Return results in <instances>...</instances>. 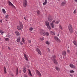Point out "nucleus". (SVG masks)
Returning a JSON list of instances; mask_svg holds the SVG:
<instances>
[{
  "instance_id": "nucleus-42",
  "label": "nucleus",
  "mask_w": 77,
  "mask_h": 77,
  "mask_svg": "<svg viewBox=\"0 0 77 77\" xmlns=\"http://www.w3.org/2000/svg\"><path fill=\"white\" fill-rule=\"evenodd\" d=\"M22 42L23 43H24V38H22Z\"/></svg>"
},
{
  "instance_id": "nucleus-13",
  "label": "nucleus",
  "mask_w": 77,
  "mask_h": 77,
  "mask_svg": "<svg viewBox=\"0 0 77 77\" xmlns=\"http://www.w3.org/2000/svg\"><path fill=\"white\" fill-rule=\"evenodd\" d=\"M28 70L29 71V75H30L31 76H32V73L31 72V71L30 70V69H28Z\"/></svg>"
},
{
  "instance_id": "nucleus-48",
  "label": "nucleus",
  "mask_w": 77,
  "mask_h": 77,
  "mask_svg": "<svg viewBox=\"0 0 77 77\" xmlns=\"http://www.w3.org/2000/svg\"><path fill=\"white\" fill-rule=\"evenodd\" d=\"M24 18L25 20H26V17H24Z\"/></svg>"
},
{
  "instance_id": "nucleus-18",
  "label": "nucleus",
  "mask_w": 77,
  "mask_h": 77,
  "mask_svg": "<svg viewBox=\"0 0 77 77\" xmlns=\"http://www.w3.org/2000/svg\"><path fill=\"white\" fill-rule=\"evenodd\" d=\"M69 66L71 68H75V66H74V65L72 64H71L69 65Z\"/></svg>"
},
{
  "instance_id": "nucleus-47",
  "label": "nucleus",
  "mask_w": 77,
  "mask_h": 77,
  "mask_svg": "<svg viewBox=\"0 0 77 77\" xmlns=\"http://www.w3.org/2000/svg\"><path fill=\"white\" fill-rule=\"evenodd\" d=\"M8 48L9 50H11V48H10V47H8Z\"/></svg>"
},
{
  "instance_id": "nucleus-21",
  "label": "nucleus",
  "mask_w": 77,
  "mask_h": 77,
  "mask_svg": "<svg viewBox=\"0 0 77 77\" xmlns=\"http://www.w3.org/2000/svg\"><path fill=\"white\" fill-rule=\"evenodd\" d=\"M47 0H45V2H44L43 3V5L44 6H45V5L47 4Z\"/></svg>"
},
{
  "instance_id": "nucleus-16",
  "label": "nucleus",
  "mask_w": 77,
  "mask_h": 77,
  "mask_svg": "<svg viewBox=\"0 0 77 77\" xmlns=\"http://www.w3.org/2000/svg\"><path fill=\"white\" fill-rule=\"evenodd\" d=\"M53 62H54V63H56V64H58L57 62L56 61V59H54L53 60Z\"/></svg>"
},
{
  "instance_id": "nucleus-52",
  "label": "nucleus",
  "mask_w": 77,
  "mask_h": 77,
  "mask_svg": "<svg viewBox=\"0 0 77 77\" xmlns=\"http://www.w3.org/2000/svg\"><path fill=\"white\" fill-rule=\"evenodd\" d=\"M6 21H8V20H6Z\"/></svg>"
},
{
  "instance_id": "nucleus-27",
  "label": "nucleus",
  "mask_w": 77,
  "mask_h": 77,
  "mask_svg": "<svg viewBox=\"0 0 77 77\" xmlns=\"http://www.w3.org/2000/svg\"><path fill=\"white\" fill-rule=\"evenodd\" d=\"M36 12L38 15H40V11L39 10H37L36 11Z\"/></svg>"
},
{
  "instance_id": "nucleus-29",
  "label": "nucleus",
  "mask_w": 77,
  "mask_h": 77,
  "mask_svg": "<svg viewBox=\"0 0 77 77\" xmlns=\"http://www.w3.org/2000/svg\"><path fill=\"white\" fill-rule=\"evenodd\" d=\"M40 39L41 40H42V41H43V40H44V37H42L40 38Z\"/></svg>"
},
{
  "instance_id": "nucleus-2",
  "label": "nucleus",
  "mask_w": 77,
  "mask_h": 77,
  "mask_svg": "<svg viewBox=\"0 0 77 77\" xmlns=\"http://www.w3.org/2000/svg\"><path fill=\"white\" fill-rule=\"evenodd\" d=\"M20 26H18L17 28L18 30H20L21 29H23V23L21 22H20Z\"/></svg>"
},
{
  "instance_id": "nucleus-25",
  "label": "nucleus",
  "mask_w": 77,
  "mask_h": 77,
  "mask_svg": "<svg viewBox=\"0 0 77 77\" xmlns=\"http://www.w3.org/2000/svg\"><path fill=\"white\" fill-rule=\"evenodd\" d=\"M50 34L54 35H55V33H54V32L52 31H50Z\"/></svg>"
},
{
  "instance_id": "nucleus-35",
  "label": "nucleus",
  "mask_w": 77,
  "mask_h": 77,
  "mask_svg": "<svg viewBox=\"0 0 77 77\" xmlns=\"http://www.w3.org/2000/svg\"><path fill=\"white\" fill-rule=\"evenodd\" d=\"M5 18H7V19H8V18H9V15H8V14L6 15L5 16Z\"/></svg>"
},
{
  "instance_id": "nucleus-6",
  "label": "nucleus",
  "mask_w": 77,
  "mask_h": 77,
  "mask_svg": "<svg viewBox=\"0 0 77 77\" xmlns=\"http://www.w3.org/2000/svg\"><path fill=\"white\" fill-rule=\"evenodd\" d=\"M55 22V20H54L53 22L51 24V27H52V28H54V24H53V23H54Z\"/></svg>"
},
{
  "instance_id": "nucleus-31",
  "label": "nucleus",
  "mask_w": 77,
  "mask_h": 77,
  "mask_svg": "<svg viewBox=\"0 0 77 77\" xmlns=\"http://www.w3.org/2000/svg\"><path fill=\"white\" fill-rule=\"evenodd\" d=\"M59 22H60V21L59 20H57L55 22L56 24H59Z\"/></svg>"
},
{
  "instance_id": "nucleus-46",
  "label": "nucleus",
  "mask_w": 77,
  "mask_h": 77,
  "mask_svg": "<svg viewBox=\"0 0 77 77\" xmlns=\"http://www.w3.org/2000/svg\"><path fill=\"white\" fill-rule=\"evenodd\" d=\"M55 57H56V56L55 55H54L53 57V58H55Z\"/></svg>"
},
{
  "instance_id": "nucleus-40",
  "label": "nucleus",
  "mask_w": 77,
  "mask_h": 77,
  "mask_svg": "<svg viewBox=\"0 0 77 77\" xmlns=\"http://www.w3.org/2000/svg\"><path fill=\"white\" fill-rule=\"evenodd\" d=\"M8 38H12V37H10V35H9V34H8Z\"/></svg>"
},
{
  "instance_id": "nucleus-30",
  "label": "nucleus",
  "mask_w": 77,
  "mask_h": 77,
  "mask_svg": "<svg viewBox=\"0 0 77 77\" xmlns=\"http://www.w3.org/2000/svg\"><path fill=\"white\" fill-rule=\"evenodd\" d=\"M4 70L5 73H6V67H4Z\"/></svg>"
},
{
  "instance_id": "nucleus-34",
  "label": "nucleus",
  "mask_w": 77,
  "mask_h": 77,
  "mask_svg": "<svg viewBox=\"0 0 77 77\" xmlns=\"http://www.w3.org/2000/svg\"><path fill=\"white\" fill-rule=\"evenodd\" d=\"M5 40L6 41H9V38H5Z\"/></svg>"
},
{
  "instance_id": "nucleus-28",
  "label": "nucleus",
  "mask_w": 77,
  "mask_h": 77,
  "mask_svg": "<svg viewBox=\"0 0 77 77\" xmlns=\"http://www.w3.org/2000/svg\"><path fill=\"white\" fill-rule=\"evenodd\" d=\"M18 69L17 68L16 71V75H18Z\"/></svg>"
},
{
  "instance_id": "nucleus-45",
  "label": "nucleus",
  "mask_w": 77,
  "mask_h": 77,
  "mask_svg": "<svg viewBox=\"0 0 77 77\" xmlns=\"http://www.w3.org/2000/svg\"><path fill=\"white\" fill-rule=\"evenodd\" d=\"M20 44H21V45H22L23 44V43H22V42H20Z\"/></svg>"
},
{
  "instance_id": "nucleus-20",
  "label": "nucleus",
  "mask_w": 77,
  "mask_h": 77,
  "mask_svg": "<svg viewBox=\"0 0 77 77\" xmlns=\"http://www.w3.org/2000/svg\"><path fill=\"white\" fill-rule=\"evenodd\" d=\"M48 20L49 21H52V18L51 17H48Z\"/></svg>"
},
{
  "instance_id": "nucleus-26",
  "label": "nucleus",
  "mask_w": 77,
  "mask_h": 77,
  "mask_svg": "<svg viewBox=\"0 0 77 77\" xmlns=\"http://www.w3.org/2000/svg\"><path fill=\"white\" fill-rule=\"evenodd\" d=\"M2 12L3 14H6V11H5V9L3 8L2 9Z\"/></svg>"
},
{
  "instance_id": "nucleus-39",
  "label": "nucleus",
  "mask_w": 77,
  "mask_h": 77,
  "mask_svg": "<svg viewBox=\"0 0 77 77\" xmlns=\"http://www.w3.org/2000/svg\"><path fill=\"white\" fill-rule=\"evenodd\" d=\"M76 13V10L75 9L73 12V14H75Z\"/></svg>"
},
{
  "instance_id": "nucleus-37",
  "label": "nucleus",
  "mask_w": 77,
  "mask_h": 77,
  "mask_svg": "<svg viewBox=\"0 0 77 77\" xmlns=\"http://www.w3.org/2000/svg\"><path fill=\"white\" fill-rule=\"evenodd\" d=\"M24 77H29V76H28V75H27L25 74H24Z\"/></svg>"
},
{
  "instance_id": "nucleus-12",
  "label": "nucleus",
  "mask_w": 77,
  "mask_h": 77,
  "mask_svg": "<svg viewBox=\"0 0 77 77\" xmlns=\"http://www.w3.org/2000/svg\"><path fill=\"white\" fill-rule=\"evenodd\" d=\"M9 5H10V6H13L14 8H15V7L14 6V5H13V4L10 1L8 2Z\"/></svg>"
},
{
  "instance_id": "nucleus-9",
  "label": "nucleus",
  "mask_w": 77,
  "mask_h": 77,
  "mask_svg": "<svg viewBox=\"0 0 77 77\" xmlns=\"http://www.w3.org/2000/svg\"><path fill=\"white\" fill-rule=\"evenodd\" d=\"M36 72L37 74H38L39 77H41V73L39 71H38V70H37Z\"/></svg>"
},
{
  "instance_id": "nucleus-5",
  "label": "nucleus",
  "mask_w": 77,
  "mask_h": 77,
  "mask_svg": "<svg viewBox=\"0 0 77 77\" xmlns=\"http://www.w3.org/2000/svg\"><path fill=\"white\" fill-rule=\"evenodd\" d=\"M40 34H41V35H42L43 36H44L45 35V31L42 29H41V30H40Z\"/></svg>"
},
{
  "instance_id": "nucleus-32",
  "label": "nucleus",
  "mask_w": 77,
  "mask_h": 77,
  "mask_svg": "<svg viewBox=\"0 0 77 77\" xmlns=\"http://www.w3.org/2000/svg\"><path fill=\"white\" fill-rule=\"evenodd\" d=\"M69 72L70 73H74V71L73 70H70Z\"/></svg>"
},
{
  "instance_id": "nucleus-55",
  "label": "nucleus",
  "mask_w": 77,
  "mask_h": 77,
  "mask_svg": "<svg viewBox=\"0 0 77 77\" xmlns=\"http://www.w3.org/2000/svg\"><path fill=\"white\" fill-rule=\"evenodd\" d=\"M48 50H49V48H48Z\"/></svg>"
},
{
  "instance_id": "nucleus-7",
  "label": "nucleus",
  "mask_w": 77,
  "mask_h": 77,
  "mask_svg": "<svg viewBox=\"0 0 77 77\" xmlns=\"http://www.w3.org/2000/svg\"><path fill=\"white\" fill-rule=\"evenodd\" d=\"M36 51L38 52V54H39L40 55H41V51H40V50H39V49L37 48Z\"/></svg>"
},
{
  "instance_id": "nucleus-17",
  "label": "nucleus",
  "mask_w": 77,
  "mask_h": 77,
  "mask_svg": "<svg viewBox=\"0 0 77 77\" xmlns=\"http://www.w3.org/2000/svg\"><path fill=\"white\" fill-rule=\"evenodd\" d=\"M44 36H49V33L47 32H45Z\"/></svg>"
},
{
  "instance_id": "nucleus-50",
  "label": "nucleus",
  "mask_w": 77,
  "mask_h": 77,
  "mask_svg": "<svg viewBox=\"0 0 77 77\" xmlns=\"http://www.w3.org/2000/svg\"><path fill=\"white\" fill-rule=\"evenodd\" d=\"M0 22L1 23H2V20H1L0 21Z\"/></svg>"
},
{
  "instance_id": "nucleus-22",
  "label": "nucleus",
  "mask_w": 77,
  "mask_h": 77,
  "mask_svg": "<svg viewBox=\"0 0 77 77\" xmlns=\"http://www.w3.org/2000/svg\"><path fill=\"white\" fill-rule=\"evenodd\" d=\"M17 42L19 43L20 42V37H18L17 40Z\"/></svg>"
},
{
  "instance_id": "nucleus-54",
  "label": "nucleus",
  "mask_w": 77,
  "mask_h": 77,
  "mask_svg": "<svg viewBox=\"0 0 77 77\" xmlns=\"http://www.w3.org/2000/svg\"><path fill=\"white\" fill-rule=\"evenodd\" d=\"M76 61V62L77 63V61Z\"/></svg>"
},
{
  "instance_id": "nucleus-43",
  "label": "nucleus",
  "mask_w": 77,
  "mask_h": 77,
  "mask_svg": "<svg viewBox=\"0 0 77 77\" xmlns=\"http://www.w3.org/2000/svg\"><path fill=\"white\" fill-rule=\"evenodd\" d=\"M31 42H31V40H28V42L29 43H31Z\"/></svg>"
},
{
  "instance_id": "nucleus-44",
  "label": "nucleus",
  "mask_w": 77,
  "mask_h": 77,
  "mask_svg": "<svg viewBox=\"0 0 77 77\" xmlns=\"http://www.w3.org/2000/svg\"><path fill=\"white\" fill-rule=\"evenodd\" d=\"M70 76H71V77H73V75H72V74H70Z\"/></svg>"
},
{
  "instance_id": "nucleus-19",
  "label": "nucleus",
  "mask_w": 77,
  "mask_h": 77,
  "mask_svg": "<svg viewBox=\"0 0 77 77\" xmlns=\"http://www.w3.org/2000/svg\"><path fill=\"white\" fill-rule=\"evenodd\" d=\"M23 71L24 73H26V67H23Z\"/></svg>"
},
{
  "instance_id": "nucleus-38",
  "label": "nucleus",
  "mask_w": 77,
  "mask_h": 77,
  "mask_svg": "<svg viewBox=\"0 0 77 77\" xmlns=\"http://www.w3.org/2000/svg\"><path fill=\"white\" fill-rule=\"evenodd\" d=\"M29 30H30L31 31H32V30H33V28L31 27L29 29Z\"/></svg>"
},
{
  "instance_id": "nucleus-53",
  "label": "nucleus",
  "mask_w": 77,
  "mask_h": 77,
  "mask_svg": "<svg viewBox=\"0 0 77 77\" xmlns=\"http://www.w3.org/2000/svg\"><path fill=\"white\" fill-rule=\"evenodd\" d=\"M57 0V1H60V0Z\"/></svg>"
},
{
  "instance_id": "nucleus-15",
  "label": "nucleus",
  "mask_w": 77,
  "mask_h": 77,
  "mask_svg": "<svg viewBox=\"0 0 77 77\" xmlns=\"http://www.w3.org/2000/svg\"><path fill=\"white\" fill-rule=\"evenodd\" d=\"M66 5V2H62L61 3V6H65Z\"/></svg>"
},
{
  "instance_id": "nucleus-49",
  "label": "nucleus",
  "mask_w": 77,
  "mask_h": 77,
  "mask_svg": "<svg viewBox=\"0 0 77 77\" xmlns=\"http://www.w3.org/2000/svg\"><path fill=\"white\" fill-rule=\"evenodd\" d=\"M75 2H77V0H75Z\"/></svg>"
},
{
  "instance_id": "nucleus-1",
  "label": "nucleus",
  "mask_w": 77,
  "mask_h": 77,
  "mask_svg": "<svg viewBox=\"0 0 77 77\" xmlns=\"http://www.w3.org/2000/svg\"><path fill=\"white\" fill-rule=\"evenodd\" d=\"M69 30L70 33H72L73 32V28H72V26L71 24H69L68 26Z\"/></svg>"
},
{
  "instance_id": "nucleus-33",
  "label": "nucleus",
  "mask_w": 77,
  "mask_h": 77,
  "mask_svg": "<svg viewBox=\"0 0 77 77\" xmlns=\"http://www.w3.org/2000/svg\"><path fill=\"white\" fill-rule=\"evenodd\" d=\"M45 43L46 44H47L48 45H49L50 44V42H49L48 41L46 42Z\"/></svg>"
},
{
  "instance_id": "nucleus-10",
  "label": "nucleus",
  "mask_w": 77,
  "mask_h": 77,
  "mask_svg": "<svg viewBox=\"0 0 77 77\" xmlns=\"http://www.w3.org/2000/svg\"><path fill=\"white\" fill-rule=\"evenodd\" d=\"M54 39L57 41H60V39H59V38H58V37H57L56 36H54Z\"/></svg>"
},
{
  "instance_id": "nucleus-41",
  "label": "nucleus",
  "mask_w": 77,
  "mask_h": 77,
  "mask_svg": "<svg viewBox=\"0 0 77 77\" xmlns=\"http://www.w3.org/2000/svg\"><path fill=\"white\" fill-rule=\"evenodd\" d=\"M68 53H70V51L68 49L67 50Z\"/></svg>"
},
{
  "instance_id": "nucleus-14",
  "label": "nucleus",
  "mask_w": 77,
  "mask_h": 77,
  "mask_svg": "<svg viewBox=\"0 0 77 77\" xmlns=\"http://www.w3.org/2000/svg\"><path fill=\"white\" fill-rule=\"evenodd\" d=\"M24 57L25 60H26L27 61H28V58L26 56V54H24Z\"/></svg>"
},
{
  "instance_id": "nucleus-3",
  "label": "nucleus",
  "mask_w": 77,
  "mask_h": 77,
  "mask_svg": "<svg viewBox=\"0 0 77 77\" xmlns=\"http://www.w3.org/2000/svg\"><path fill=\"white\" fill-rule=\"evenodd\" d=\"M45 24L46 26H47L48 29H51V27H50V24H49V22H48V21H45Z\"/></svg>"
},
{
  "instance_id": "nucleus-8",
  "label": "nucleus",
  "mask_w": 77,
  "mask_h": 77,
  "mask_svg": "<svg viewBox=\"0 0 77 77\" xmlns=\"http://www.w3.org/2000/svg\"><path fill=\"white\" fill-rule=\"evenodd\" d=\"M15 33L17 36L20 35V32L18 31H15Z\"/></svg>"
},
{
  "instance_id": "nucleus-36",
  "label": "nucleus",
  "mask_w": 77,
  "mask_h": 77,
  "mask_svg": "<svg viewBox=\"0 0 77 77\" xmlns=\"http://www.w3.org/2000/svg\"><path fill=\"white\" fill-rule=\"evenodd\" d=\"M59 27L60 29H61V30H62V26L60 25H59Z\"/></svg>"
},
{
  "instance_id": "nucleus-51",
  "label": "nucleus",
  "mask_w": 77,
  "mask_h": 77,
  "mask_svg": "<svg viewBox=\"0 0 77 77\" xmlns=\"http://www.w3.org/2000/svg\"><path fill=\"white\" fill-rule=\"evenodd\" d=\"M59 36V34H58L57 35V36Z\"/></svg>"
},
{
  "instance_id": "nucleus-4",
  "label": "nucleus",
  "mask_w": 77,
  "mask_h": 77,
  "mask_svg": "<svg viewBox=\"0 0 77 77\" xmlns=\"http://www.w3.org/2000/svg\"><path fill=\"white\" fill-rule=\"evenodd\" d=\"M23 6L24 8H26L27 6V1L26 0H24L23 2Z\"/></svg>"
},
{
  "instance_id": "nucleus-23",
  "label": "nucleus",
  "mask_w": 77,
  "mask_h": 77,
  "mask_svg": "<svg viewBox=\"0 0 77 77\" xmlns=\"http://www.w3.org/2000/svg\"><path fill=\"white\" fill-rule=\"evenodd\" d=\"M55 69L57 71H59L60 70V68H59V67H56Z\"/></svg>"
},
{
  "instance_id": "nucleus-24",
  "label": "nucleus",
  "mask_w": 77,
  "mask_h": 77,
  "mask_svg": "<svg viewBox=\"0 0 77 77\" xmlns=\"http://www.w3.org/2000/svg\"><path fill=\"white\" fill-rule=\"evenodd\" d=\"M0 33H1L2 35H3V33H4V31L3 30H0Z\"/></svg>"
},
{
  "instance_id": "nucleus-11",
  "label": "nucleus",
  "mask_w": 77,
  "mask_h": 77,
  "mask_svg": "<svg viewBox=\"0 0 77 77\" xmlns=\"http://www.w3.org/2000/svg\"><path fill=\"white\" fill-rule=\"evenodd\" d=\"M63 55L64 56H66V51H63L62 53Z\"/></svg>"
}]
</instances>
